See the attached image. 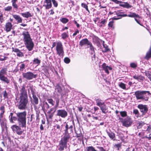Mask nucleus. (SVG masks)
Returning <instances> with one entry per match:
<instances>
[{"mask_svg":"<svg viewBox=\"0 0 151 151\" xmlns=\"http://www.w3.org/2000/svg\"><path fill=\"white\" fill-rule=\"evenodd\" d=\"M22 35L26 47L29 51L32 50L34 47V43L32 41L29 32L27 31H24Z\"/></svg>","mask_w":151,"mask_h":151,"instance_id":"1","label":"nucleus"},{"mask_svg":"<svg viewBox=\"0 0 151 151\" xmlns=\"http://www.w3.org/2000/svg\"><path fill=\"white\" fill-rule=\"evenodd\" d=\"M16 115L19 126L22 128H26V112L24 111L23 112H18L16 114Z\"/></svg>","mask_w":151,"mask_h":151,"instance_id":"2","label":"nucleus"},{"mask_svg":"<svg viewBox=\"0 0 151 151\" xmlns=\"http://www.w3.org/2000/svg\"><path fill=\"white\" fill-rule=\"evenodd\" d=\"M146 93H148V95L151 94L149 91H138L135 92L134 95L137 100L142 99L147 101L148 100L149 96L146 95Z\"/></svg>","mask_w":151,"mask_h":151,"instance_id":"3","label":"nucleus"},{"mask_svg":"<svg viewBox=\"0 0 151 151\" xmlns=\"http://www.w3.org/2000/svg\"><path fill=\"white\" fill-rule=\"evenodd\" d=\"M56 48L57 54L60 56H63L64 52L63 44L61 42L59 41L57 43Z\"/></svg>","mask_w":151,"mask_h":151,"instance_id":"4","label":"nucleus"},{"mask_svg":"<svg viewBox=\"0 0 151 151\" xmlns=\"http://www.w3.org/2000/svg\"><path fill=\"white\" fill-rule=\"evenodd\" d=\"M65 128V129L64 130V136L61 139V140L67 144L70 137V136L68 132V124H66Z\"/></svg>","mask_w":151,"mask_h":151,"instance_id":"5","label":"nucleus"},{"mask_svg":"<svg viewBox=\"0 0 151 151\" xmlns=\"http://www.w3.org/2000/svg\"><path fill=\"white\" fill-rule=\"evenodd\" d=\"M123 125L126 127L130 126L132 124L133 121L129 117H127L125 119H123L122 118H120Z\"/></svg>","mask_w":151,"mask_h":151,"instance_id":"6","label":"nucleus"},{"mask_svg":"<svg viewBox=\"0 0 151 151\" xmlns=\"http://www.w3.org/2000/svg\"><path fill=\"white\" fill-rule=\"evenodd\" d=\"M20 101L18 106V108L20 109H24L26 108L28 103V99L20 98Z\"/></svg>","mask_w":151,"mask_h":151,"instance_id":"7","label":"nucleus"},{"mask_svg":"<svg viewBox=\"0 0 151 151\" xmlns=\"http://www.w3.org/2000/svg\"><path fill=\"white\" fill-rule=\"evenodd\" d=\"M37 76V75L34 74L30 72L22 73V76L23 78L29 80L36 78Z\"/></svg>","mask_w":151,"mask_h":151,"instance_id":"8","label":"nucleus"},{"mask_svg":"<svg viewBox=\"0 0 151 151\" xmlns=\"http://www.w3.org/2000/svg\"><path fill=\"white\" fill-rule=\"evenodd\" d=\"M57 115L62 118H65L68 116L67 111L63 109H59L56 111Z\"/></svg>","mask_w":151,"mask_h":151,"instance_id":"9","label":"nucleus"},{"mask_svg":"<svg viewBox=\"0 0 151 151\" xmlns=\"http://www.w3.org/2000/svg\"><path fill=\"white\" fill-rule=\"evenodd\" d=\"M20 96L19 98L28 99L27 92L25 89L24 86H23L22 88L20 90Z\"/></svg>","mask_w":151,"mask_h":151,"instance_id":"10","label":"nucleus"},{"mask_svg":"<svg viewBox=\"0 0 151 151\" xmlns=\"http://www.w3.org/2000/svg\"><path fill=\"white\" fill-rule=\"evenodd\" d=\"M11 128L13 131L16 132L19 135H21L22 133V131H21L20 126L19 127L16 125H14L11 126Z\"/></svg>","mask_w":151,"mask_h":151,"instance_id":"11","label":"nucleus"},{"mask_svg":"<svg viewBox=\"0 0 151 151\" xmlns=\"http://www.w3.org/2000/svg\"><path fill=\"white\" fill-rule=\"evenodd\" d=\"M137 107L140 109V111L142 113L143 115H145L148 109L146 105L139 104Z\"/></svg>","mask_w":151,"mask_h":151,"instance_id":"12","label":"nucleus"},{"mask_svg":"<svg viewBox=\"0 0 151 151\" xmlns=\"http://www.w3.org/2000/svg\"><path fill=\"white\" fill-rule=\"evenodd\" d=\"M43 6L46 9H49L51 8L52 6L51 0H45L44 2Z\"/></svg>","mask_w":151,"mask_h":151,"instance_id":"13","label":"nucleus"},{"mask_svg":"<svg viewBox=\"0 0 151 151\" xmlns=\"http://www.w3.org/2000/svg\"><path fill=\"white\" fill-rule=\"evenodd\" d=\"M86 45L87 46L88 45H91V42L88 40L87 39H83L80 41L79 45L81 46H82Z\"/></svg>","mask_w":151,"mask_h":151,"instance_id":"14","label":"nucleus"},{"mask_svg":"<svg viewBox=\"0 0 151 151\" xmlns=\"http://www.w3.org/2000/svg\"><path fill=\"white\" fill-rule=\"evenodd\" d=\"M62 125L60 126L59 125L56 124L55 126V131L57 133L60 134L62 128Z\"/></svg>","mask_w":151,"mask_h":151,"instance_id":"15","label":"nucleus"},{"mask_svg":"<svg viewBox=\"0 0 151 151\" xmlns=\"http://www.w3.org/2000/svg\"><path fill=\"white\" fill-rule=\"evenodd\" d=\"M12 25L10 22L6 23L5 25L6 31L7 32L10 31L12 28Z\"/></svg>","mask_w":151,"mask_h":151,"instance_id":"16","label":"nucleus"},{"mask_svg":"<svg viewBox=\"0 0 151 151\" xmlns=\"http://www.w3.org/2000/svg\"><path fill=\"white\" fill-rule=\"evenodd\" d=\"M13 51L17 53V55L19 57L24 56L23 53L18 48H12Z\"/></svg>","mask_w":151,"mask_h":151,"instance_id":"17","label":"nucleus"},{"mask_svg":"<svg viewBox=\"0 0 151 151\" xmlns=\"http://www.w3.org/2000/svg\"><path fill=\"white\" fill-rule=\"evenodd\" d=\"M102 67L103 70H104L105 72L108 74L109 73L108 70H112V68L111 67L106 65L105 63H104L102 65Z\"/></svg>","mask_w":151,"mask_h":151,"instance_id":"18","label":"nucleus"},{"mask_svg":"<svg viewBox=\"0 0 151 151\" xmlns=\"http://www.w3.org/2000/svg\"><path fill=\"white\" fill-rule=\"evenodd\" d=\"M12 17L16 20L18 23H21L22 22V19L19 16L16 14H13Z\"/></svg>","mask_w":151,"mask_h":151,"instance_id":"19","label":"nucleus"},{"mask_svg":"<svg viewBox=\"0 0 151 151\" xmlns=\"http://www.w3.org/2000/svg\"><path fill=\"white\" fill-rule=\"evenodd\" d=\"M66 145L67 144L66 143H64V142H63L60 140V143L59 145V150L60 151L63 150H64V147L66 146Z\"/></svg>","mask_w":151,"mask_h":151,"instance_id":"20","label":"nucleus"},{"mask_svg":"<svg viewBox=\"0 0 151 151\" xmlns=\"http://www.w3.org/2000/svg\"><path fill=\"white\" fill-rule=\"evenodd\" d=\"M146 125V124L144 122L141 121H138L137 124V128L138 129H140L143 126Z\"/></svg>","mask_w":151,"mask_h":151,"instance_id":"21","label":"nucleus"},{"mask_svg":"<svg viewBox=\"0 0 151 151\" xmlns=\"http://www.w3.org/2000/svg\"><path fill=\"white\" fill-rule=\"evenodd\" d=\"M133 78L134 79L137 80L139 81H143L145 79L144 77L141 75L136 76L135 75L133 76Z\"/></svg>","mask_w":151,"mask_h":151,"instance_id":"22","label":"nucleus"},{"mask_svg":"<svg viewBox=\"0 0 151 151\" xmlns=\"http://www.w3.org/2000/svg\"><path fill=\"white\" fill-rule=\"evenodd\" d=\"M0 79L7 84L9 83L10 82V80L7 77H5L4 76H0Z\"/></svg>","mask_w":151,"mask_h":151,"instance_id":"23","label":"nucleus"},{"mask_svg":"<svg viewBox=\"0 0 151 151\" xmlns=\"http://www.w3.org/2000/svg\"><path fill=\"white\" fill-rule=\"evenodd\" d=\"M100 107L103 113L105 114L107 112V108L104 104Z\"/></svg>","mask_w":151,"mask_h":151,"instance_id":"24","label":"nucleus"},{"mask_svg":"<svg viewBox=\"0 0 151 151\" xmlns=\"http://www.w3.org/2000/svg\"><path fill=\"white\" fill-rule=\"evenodd\" d=\"M21 15L24 17L28 18L32 16V14L29 12H26L25 13H21Z\"/></svg>","mask_w":151,"mask_h":151,"instance_id":"25","label":"nucleus"},{"mask_svg":"<svg viewBox=\"0 0 151 151\" xmlns=\"http://www.w3.org/2000/svg\"><path fill=\"white\" fill-rule=\"evenodd\" d=\"M95 101L96 103V105L99 107L104 105V104L101 100L99 99H96Z\"/></svg>","mask_w":151,"mask_h":151,"instance_id":"26","label":"nucleus"},{"mask_svg":"<svg viewBox=\"0 0 151 151\" xmlns=\"http://www.w3.org/2000/svg\"><path fill=\"white\" fill-rule=\"evenodd\" d=\"M7 68H3L0 71V76H4L7 73Z\"/></svg>","mask_w":151,"mask_h":151,"instance_id":"27","label":"nucleus"},{"mask_svg":"<svg viewBox=\"0 0 151 151\" xmlns=\"http://www.w3.org/2000/svg\"><path fill=\"white\" fill-rule=\"evenodd\" d=\"M128 17H136L139 18V16L137 14H136L134 13L130 12L129 14L128 15Z\"/></svg>","mask_w":151,"mask_h":151,"instance_id":"28","label":"nucleus"},{"mask_svg":"<svg viewBox=\"0 0 151 151\" xmlns=\"http://www.w3.org/2000/svg\"><path fill=\"white\" fill-rule=\"evenodd\" d=\"M106 132L110 138L113 139L115 137V134L114 133L111 131L108 132L107 131H106Z\"/></svg>","mask_w":151,"mask_h":151,"instance_id":"29","label":"nucleus"},{"mask_svg":"<svg viewBox=\"0 0 151 151\" xmlns=\"http://www.w3.org/2000/svg\"><path fill=\"white\" fill-rule=\"evenodd\" d=\"M103 46L104 48V49L103 50V52H107L109 50V49L108 48V46L104 44V42H103Z\"/></svg>","mask_w":151,"mask_h":151,"instance_id":"30","label":"nucleus"},{"mask_svg":"<svg viewBox=\"0 0 151 151\" xmlns=\"http://www.w3.org/2000/svg\"><path fill=\"white\" fill-rule=\"evenodd\" d=\"M151 57V50H149L147 53L145 58L148 60Z\"/></svg>","mask_w":151,"mask_h":151,"instance_id":"31","label":"nucleus"},{"mask_svg":"<svg viewBox=\"0 0 151 151\" xmlns=\"http://www.w3.org/2000/svg\"><path fill=\"white\" fill-rule=\"evenodd\" d=\"M33 94V102L35 104H37L38 103V98L36 97L35 95L34 94Z\"/></svg>","mask_w":151,"mask_h":151,"instance_id":"32","label":"nucleus"},{"mask_svg":"<svg viewBox=\"0 0 151 151\" xmlns=\"http://www.w3.org/2000/svg\"><path fill=\"white\" fill-rule=\"evenodd\" d=\"M86 151H97L93 146H89L86 147Z\"/></svg>","mask_w":151,"mask_h":151,"instance_id":"33","label":"nucleus"},{"mask_svg":"<svg viewBox=\"0 0 151 151\" xmlns=\"http://www.w3.org/2000/svg\"><path fill=\"white\" fill-rule=\"evenodd\" d=\"M119 87L123 89H126V84L124 83L121 82L119 83Z\"/></svg>","mask_w":151,"mask_h":151,"instance_id":"34","label":"nucleus"},{"mask_svg":"<svg viewBox=\"0 0 151 151\" xmlns=\"http://www.w3.org/2000/svg\"><path fill=\"white\" fill-rule=\"evenodd\" d=\"M40 60H39L38 58H35L33 60V64L38 65L40 63Z\"/></svg>","mask_w":151,"mask_h":151,"instance_id":"35","label":"nucleus"},{"mask_svg":"<svg viewBox=\"0 0 151 151\" xmlns=\"http://www.w3.org/2000/svg\"><path fill=\"white\" fill-rule=\"evenodd\" d=\"M60 20L61 22L64 24H65L67 23L69 21V20L68 19L65 18H63L60 19Z\"/></svg>","mask_w":151,"mask_h":151,"instance_id":"36","label":"nucleus"},{"mask_svg":"<svg viewBox=\"0 0 151 151\" xmlns=\"http://www.w3.org/2000/svg\"><path fill=\"white\" fill-rule=\"evenodd\" d=\"M121 116L122 117H126L127 116V112L125 111H121L120 112Z\"/></svg>","mask_w":151,"mask_h":151,"instance_id":"37","label":"nucleus"},{"mask_svg":"<svg viewBox=\"0 0 151 151\" xmlns=\"http://www.w3.org/2000/svg\"><path fill=\"white\" fill-rule=\"evenodd\" d=\"M61 36L62 38L63 39H65L68 37V35L67 33H66V32H64L62 34Z\"/></svg>","mask_w":151,"mask_h":151,"instance_id":"38","label":"nucleus"},{"mask_svg":"<svg viewBox=\"0 0 151 151\" xmlns=\"http://www.w3.org/2000/svg\"><path fill=\"white\" fill-rule=\"evenodd\" d=\"M145 75L148 78L151 77V72L149 71H146L145 72Z\"/></svg>","mask_w":151,"mask_h":151,"instance_id":"39","label":"nucleus"},{"mask_svg":"<svg viewBox=\"0 0 151 151\" xmlns=\"http://www.w3.org/2000/svg\"><path fill=\"white\" fill-rule=\"evenodd\" d=\"M81 6L82 7L85 8L87 11L89 12V10L88 9V6L87 5L84 3H82L81 4Z\"/></svg>","mask_w":151,"mask_h":151,"instance_id":"40","label":"nucleus"},{"mask_svg":"<svg viewBox=\"0 0 151 151\" xmlns=\"http://www.w3.org/2000/svg\"><path fill=\"white\" fill-rule=\"evenodd\" d=\"M13 114L12 113H10V115L9 116V120L11 123H14V122L13 121V119H12V116L13 115Z\"/></svg>","mask_w":151,"mask_h":151,"instance_id":"41","label":"nucleus"},{"mask_svg":"<svg viewBox=\"0 0 151 151\" xmlns=\"http://www.w3.org/2000/svg\"><path fill=\"white\" fill-rule=\"evenodd\" d=\"M12 6L14 8L17 9L18 8V6L16 4V2H12Z\"/></svg>","mask_w":151,"mask_h":151,"instance_id":"42","label":"nucleus"},{"mask_svg":"<svg viewBox=\"0 0 151 151\" xmlns=\"http://www.w3.org/2000/svg\"><path fill=\"white\" fill-rule=\"evenodd\" d=\"M12 7L11 6H9L4 8V10L6 11H10L12 10Z\"/></svg>","mask_w":151,"mask_h":151,"instance_id":"43","label":"nucleus"},{"mask_svg":"<svg viewBox=\"0 0 151 151\" xmlns=\"http://www.w3.org/2000/svg\"><path fill=\"white\" fill-rule=\"evenodd\" d=\"M48 102L51 104L52 106L54 105V102L52 99H47Z\"/></svg>","mask_w":151,"mask_h":151,"instance_id":"44","label":"nucleus"},{"mask_svg":"<svg viewBox=\"0 0 151 151\" xmlns=\"http://www.w3.org/2000/svg\"><path fill=\"white\" fill-rule=\"evenodd\" d=\"M51 1L52 2L53 4L55 7H57L58 6V4L55 0H51Z\"/></svg>","mask_w":151,"mask_h":151,"instance_id":"45","label":"nucleus"},{"mask_svg":"<svg viewBox=\"0 0 151 151\" xmlns=\"http://www.w3.org/2000/svg\"><path fill=\"white\" fill-rule=\"evenodd\" d=\"M25 64L24 63H22L21 64L20 66V70L22 71H23V70L25 68Z\"/></svg>","mask_w":151,"mask_h":151,"instance_id":"46","label":"nucleus"},{"mask_svg":"<svg viewBox=\"0 0 151 151\" xmlns=\"http://www.w3.org/2000/svg\"><path fill=\"white\" fill-rule=\"evenodd\" d=\"M56 90H57L59 93H60L62 91V89L61 87L58 85L57 86Z\"/></svg>","mask_w":151,"mask_h":151,"instance_id":"47","label":"nucleus"},{"mask_svg":"<svg viewBox=\"0 0 151 151\" xmlns=\"http://www.w3.org/2000/svg\"><path fill=\"white\" fill-rule=\"evenodd\" d=\"M114 14H116L118 17H120L121 14H120V12L119 11H115L114 12Z\"/></svg>","mask_w":151,"mask_h":151,"instance_id":"48","label":"nucleus"},{"mask_svg":"<svg viewBox=\"0 0 151 151\" xmlns=\"http://www.w3.org/2000/svg\"><path fill=\"white\" fill-rule=\"evenodd\" d=\"M64 61L65 63H70V60L68 58H65L64 59Z\"/></svg>","mask_w":151,"mask_h":151,"instance_id":"49","label":"nucleus"},{"mask_svg":"<svg viewBox=\"0 0 151 151\" xmlns=\"http://www.w3.org/2000/svg\"><path fill=\"white\" fill-rule=\"evenodd\" d=\"M124 6L125 7L129 8H131L132 6L131 5H130L128 3H126L124 5Z\"/></svg>","mask_w":151,"mask_h":151,"instance_id":"50","label":"nucleus"},{"mask_svg":"<svg viewBox=\"0 0 151 151\" xmlns=\"http://www.w3.org/2000/svg\"><path fill=\"white\" fill-rule=\"evenodd\" d=\"M114 21H111L108 24V26L109 27H112L113 25Z\"/></svg>","mask_w":151,"mask_h":151,"instance_id":"51","label":"nucleus"},{"mask_svg":"<svg viewBox=\"0 0 151 151\" xmlns=\"http://www.w3.org/2000/svg\"><path fill=\"white\" fill-rule=\"evenodd\" d=\"M3 96L5 98H7L8 97V94L5 90L4 91Z\"/></svg>","mask_w":151,"mask_h":151,"instance_id":"52","label":"nucleus"},{"mask_svg":"<svg viewBox=\"0 0 151 151\" xmlns=\"http://www.w3.org/2000/svg\"><path fill=\"white\" fill-rule=\"evenodd\" d=\"M97 147L99 150L100 151H106V150L102 147L98 146Z\"/></svg>","mask_w":151,"mask_h":151,"instance_id":"53","label":"nucleus"},{"mask_svg":"<svg viewBox=\"0 0 151 151\" xmlns=\"http://www.w3.org/2000/svg\"><path fill=\"white\" fill-rule=\"evenodd\" d=\"M7 57H6L1 56L0 58V60L1 61H4L6 59Z\"/></svg>","mask_w":151,"mask_h":151,"instance_id":"54","label":"nucleus"},{"mask_svg":"<svg viewBox=\"0 0 151 151\" xmlns=\"http://www.w3.org/2000/svg\"><path fill=\"white\" fill-rule=\"evenodd\" d=\"M130 66L132 68H135L137 67V65L134 63H132L130 64Z\"/></svg>","mask_w":151,"mask_h":151,"instance_id":"55","label":"nucleus"},{"mask_svg":"<svg viewBox=\"0 0 151 151\" xmlns=\"http://www.w3.org/2000/svg\"><path fill=\"white\" fill-rule=\"evenodd\" d=\"M147 130L149 132L151 131V124L148 126Z\"/></svg>","mask_w":151,"mask_h":151,"instance_id":"56","label":"nucleus"},{"mask_svg":"<svg viewBox=\"0 0 151 151\" xmlns=\"http://www.w3.org/2000/svg\"><path fill=\"white\" fill-rule=\"evenodd\" d=\"M133 113L135 114H137L139 113L138 111L136 109H135L133 110Z\"/></svg>","mask_w":151,"mask_h":151,"instance_id":"57","label":"nucleus"},{"mask_svg":"<svg viewBox=\"0 0 151 151\" xmlns=\"http://www.w3.org/2000/svg\"><path fill=\"white\" fill-rule=\"evenodd\" d=\"M88 46V47H90V49L91 50H93V47L92 46V44L91 43V45H88L87 46Z\"/></svg>","mask_w":151,"mask_h":151,"instance_id":"58","label":"nucleus"},{"mask_svg":"<svg viewBox=\"0 0 151 151\" xmlns=\"http://www.w3.org/2000/svg\"><path fill=\"white\" fill-rule=\"evenodd\" d=\"M79 31L78 30H77L73 34V36H76L78 33H79Z\"/></svg>","mask_w":151,"mask_h":151,"instance_id":"59","label":"nucleus"},{"mask_svg":"<svg viewBox=\"0 0 151 151\" xmlns=\"http://www.w3.org/2000/svg\"><path fill=\"white\" fill-rule=\"evenodd\" d=\"M57 43L56 42H54L52 44V47H51V49L55 47V46H56Z\"/></svg>","mask_w":151,"mask_h":151,"instance_id":"60","label":"nucleus"},{"mask_svg":"<svg viewBox=\"0 0 151 151\" xmlns=\"http://www.w3.org/2000/svg\"><path fill=\"white\" fill-rule=\"evenodd\" d=\"M93 108L94 109L95 112L96 111L99 109V108L98 107L96 106H94Z\"/></svg>","mask_w":151,"mask_h":151,"instance_id":"61","label":"nucleus"},{"mask_svg":"<svg viewBox=\"0 0 151 151\" xmlns=\"http://www.w3.org/2000/svg\"><path fill=\"white\" fill-rule=\"evenodd\" d=\"M149 136H150L149 137H147V136H145V137L148 139L149 140H151V134H149Z\"/></svg>","mask_w":151,"mask_h":151,"instance_id":"62","label":"nucleus"},{"mask_svg":"<svg viewBox=\"0 0 151 151\" xmlns=\"http://www.w3.org/2000/svg\"><path fill=\"white\" fill-rule=\"evenodd\" d=\"M106 22V19H104L101 22V23L102 24H105V22Z\"/></svg>","mask_w":151,"mask_h":151,"instance_id":"63","label":"nucleus"},{"mask_svg":"<svg viewBox=\"0 0 151 151\" xmlns=\"http://www.w3.org/2000/svg\"><path fill=\"white\" fill-rule=\"evenodd\" d=\"M72 129H73V126L72 125L70 126L69 127H68V129H70V130L71 132L72 131Z\"/></svg>","mask_w":151,"mask_h":151,"instance_id":"64","label":"nucleus"}]
</instances>
